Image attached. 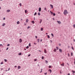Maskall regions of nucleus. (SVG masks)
Instances as JSON below:
<instances>
[{
    "label": "nucleus",
    "instance_id": "1",
    "mask_svg": "<svg viewBox=\"0 0 75 75\" xmlns=\"http://www.w3.org/2000/svg\"><path fill=\"white\" fill-rule=\"evenodd\" d=\"M67 13V10H64V15H66Z\"/></svg>",
    "mask_w": 75,
    "mask_h": 75
},
{
    "label": "nucleus",
    "instance_id": "2",
    "mask_svg": "<svg viewBox=\"0 0 75 75\" xmlns=\"http://www.w3.org/2000/svg\"><path fill=\"white\" fill-rule=\"evenodd\" d=\"M44 52L45 54H46L47 53V51H46V49H44Z\"/></svg>",
    "mask_w": 75,
    "mask_h": 75
},
{
    "label": "nucleus",
    "instance_id": "3",
    "mask_svg": "<svg viewBox=\"0 0 75 75\" xmlns=\"http://www.w3.org/2000/svg\"><path fill=\"white\" fill-rule=\"evenodd\" d=\"M57 22L58 24H61V23L60 21H57Z\"/></svg>",
    "mask_w": 75,
    "mask_h": 75
},
{
    "label": "nucleus",
    "instance_id": "4",
    "mask_svg": "<svg viewBox=\"0 0 75 75\" xmlns=\"http://www.w3.org/2000/svg\"><path fill=\"white\" fill-rule=\"evenodd\" d=\"M19 42H22V40L21 39H20L19 40Z\"/></svg>",
    "mask_w": 75,
    "mask_h": 75
},
{
    "label": "nucleus",
    "instance_id": "5",
    "mask_svg": "<svg viewBox=\"0 0 75 75\" xmlns=\"http://www.w3.org/2000/svg\"><path fill=\"white\" fill-rule=\"evenodd\" d=\"M61 65L62 67H64V63H63L62 64H61Z\"/></svg>",
    "mask_w": 75,
    "mask_h": 75
},
{
    "label": "nucleus",
    "instance_id": "6",
    "mask_svg": "<svg viewBox=\"0 0 75 75\" xmlns=\"http://www.w3.org/2000/svg\"><path fill=\"white\" fill-rule=\"evenodd\" d=\"M48 71H50V73H51L52 72V70L51 69H49L48 70Z\"/></svg>",
    "mask_w": 75,
    "mask_h": 75
},
{
    "label": "nucleus",
    "instance_id": "7",
    "mask_svg": "<svg viewBox=\"0 0 75 75\" xmlns=\"http://www.w3.org/2000/svg\"><path fill=\"white\" fill-rule=\"evenodd\" d=\"M50 6H51L52 8H53V5H52L50 4Z\"/></svg>",
    "mask_w": 75,
    "mask_h": 75
},
{
    "label": "nucleus",
    "instance_id": "8",
    "mask_svg": "<svg viewBox=\"0 0 75 75\" xmlns=\"http://www.w3.org/2000/svg\"><path fill=\"white\" fill-rule=\"evenodd\" d=\"M42 19H41L40 20V21L39 23L40 24H41L42 22Z\"/></svg>",
    "mask_w": 75,
    "mask_h": 75
},
{
    "label": "nucleus",
    "instance_id": "9",
    "mask_svg": "<svg viewBox=\"0 0 75 75\" xmlns=\"http://www.w3.org/2000/svg\"><path fill=\"white\" fill-rule=\"evenodd\" d=\"M21 68V67L20 66H18V69H20Z\"/></svg>",
    "mask_w": 75,
    "mask_h": 75
},
{
    "label": "nucleus",
    "instance_id": "10",
    "mask_svg": "<svg viewBox=\"0 0 75 75\" xmlns=\"http://www.w3.org/2000/svg\"><path fill=\"white\" fill-rule=\"evenodd\" d=\"M41 8L40 7L39 8V11L40 12L41 11Z\"/></svg>",
    "mask_w": 75,
    "mask_h": 75
},
{
    "label": "nucleus",
    "instance_id": "11",
    "mask_svg": "<svg viewBox=\"0 0 75 75\" xmlns=\"http://www.w3.org/2000/svg\"><path fill=\"white\" fill-rule=\"evenodd\" d=\"M38 42H39V41H40V39H37V40Z\"/></svg>",
    "mask_w": 75,
    "mask_h": 75
},
{
    "label": "nucleus",
    "instance_id": "12",
    "mask_svg": "<svg viewBox=\"0 0 75 75\" xmlns=\"http://www.w3.org/2000/svg\"><path fill=\"white\" fill-rule=\"evenodd\" d=\"M8 13H9V12H10V10H8L7 11H6Z\"/></svg>",
    "mask_w": 75,
    "mask_h": 75
},
{
    "label": "nucleus",
    "instance_id": "13",
    "mask_svg": "<svg viewBox=\"0 0 75 75\" xmlns=\"http://www.w3.org/2000/svg\"><path fill=\"white\" fill-rule=\"evenodd\" d=\"M28 19H27L26 20V23H28Z\"/></svg>",
    "mask_w": 75,
    "mask_h": 75
},
{
    "label": "nucleus",
    "instance_id": "14",
    "mask_svg": "<svg viewBox=\"0 0 75 75\" xmlns=\"http://www.w3.org/2000/svg\"><path fill=\"white\" fill-rule=\"evenodd\" d=\"M50 13H51L52 15V14H53V12H52L51 11H50Z\"/></svg>",
    "mask_w": 75,
    "mask_h": 75
},
{
    "label": "nucleus",
    "instance_id": "15",
    "mask_svg": "<svg viewBox=\"0 0 75 75\" xmlns=\"http://www.w3.org/2000/svg\"><path fill=\"white\" fill-rule=\"evenodd\" d=\"M59 51H60V52H62V50L61 49H59Z\"/></svg>",
    "mask_w": 75,
    "mask_h": 75
},
{
    "label": "nucleus",
    "instance_id": "16",
    "mask_svg": "<svg viewBox=\"0 0 75 75\" xmlns=\"http://www.w3.org/2000/svg\"><path fill=\"white\" fill-rule=\"evenodd\" d=\"M5 25V23H3V24H2V26H4Z\"/></svg>",
    "mask_w": 75,
    "mask_h": 75
},
{
    "label": "nucleus",
    "instance_id": "17",
    "mask_svg": "<svg viewBox=\"0 0 75 75\" xmlns=\"http://www.w3.org/2000/svg\"><path fill=\"white\" fill-rule=\"evenodd\" d=\"M52 66H49V68H51Z\"/></svg>",
    "mask_w": 75,
    "mask_h": 75
},
{
    "label": "nucleus",
    "instance_id": "18",
    "mask_svg": "<svg viewBox=\"0 0 75 75\" xmlns=\"http://www.w3.org/2000/svg\"><path fill=\"white\" fill-rule=\"evenodd\" d=\"M20 24V22H19V21H18L17 22V24Z\"/></svg>",
    "mask_w": 75,
    "mask_h": 75
},
{
    "label": "nucleus",
    "instance_id": "19",
    "mask_svg": "<svg viewBox=\"0 0 75 75\" xmlns=\"http://www.w3.org/2000/svg\"><path fill=\"white\" fill-rule=\"evenodd\" d=\"M32 23H33V24H34V23H35V22H34V21H32Z\"/></svg>",
    "mask_w": 75,
    "mask_h": 75
},
{
    "label": "nucleus",
    "instance_id": "20",
    "mask_svg": "<svg viewBox=\"0 0 75 75\" xmlns=\"http://www.w3.org/2000/svg\"><path fill=\"white\" fill-rule=\"evenodd\" d=\"M54 52H56V51H57V49H54Z\"/></svg>",
    "mask_w": 75,
    "mask_h": 75
},
{
    "label": "nucleus",
    "instance_id": "21",
    "mask_svg": "<svg viewBox=\"0 0 75 75\" xmlns=\"http://www.w3.org/2000/svg\"><path fill=\"white\" fill-rule=\"evenodd\" d=\"M18 55H21V53H20L18 54Z\"/></svg>",
    "mask_w": 75,
    "mask_h": 75
},
{
    "label": "nucleus",
    "instance_id": "22",
    "mask_svg": "<svg viewBox=\"0 0 75 75\" xmlns=\"http://www.w3.org/2000/svg\"><path fill=\"white\" fill-rule=\"evenodd\" d=\"M19 5H20V7H21V6H22V5H21V3H20L19 4Z\"/></svg>",
    "mask_w": 75,
    "mask_h": 75
},
{
    "label": "nucleus",
    "instance_id": "23",
    "mask_svg": "<svg viewBox=\"0 0 75 75\" xmlns=\"http://www.w3.org/2000/svg\"><path fill=\"white\" fill-rule=\"evenodd\" d=\"M72 72H73V73H75V71H74L72 70Z\"/></svg>",
    "mask_w": 75,
    "mask_h": 75
},
{
    "label": "nucleus",
    "instance_id": "24",
    "mask_svg": "<svg viewBox=\"0 0 75 75\" xmlns=\"http://www.w3.org/2000/svg\"><path fill=\"white\" fill-rule=\"evenodd\" d=\"M38 15L39 16H40V12L38 13Z\"/></svg>",
    "mask_w": 75,
    "mask_h": 75
},
{
    "label": "nucleus",
    "instance_id": "25",
    "mask_svg": "<svg viewBox=\"0 0 75 75\" xmlns=\"http://www.w3.org/2000/svg\"><path fill=\"white\" fill-rule=\"evenodd\" d=\"M26 48L27 49H28V48H29V46H28L27 47H26Z\"/></svg>",
    "mask_w": 75,
    "mask_h": 75
},
{
    "label": "nucleus",
    "instance_id": "26",
    "mask_svg": "<svg viewBox=\"0 0 75 75\" xmlns=\"http://www.w3.org/2000/svg\"><path fill=\"white\" fill-rule=\"evenodd\" d=\"M37 14V12H35L34 14V16H35Z\"/></svg>",
    "mask_w": 75,
    "mask_h": 75
},
{
    "label": "nucleus",
    "instance_id": "27",
    "mask_svg": "<svg viewBox=\"0 0 75 75\" xmlns=\"http://www.w3.org/2000/svg\"><path fill=\"white\" fill-rule=\"evenodd\" d=\"M47 37L48 38H50V36L49 35H47Z\"/></svg>",
    "mask_w": 75,
    "mask_h": 75
},
{
    "label": "nucleus",
    "instance_id": "28",
    "mask_svg": "<svg viewBox=\"0 0 75 75\" xmlns=\"http://www.w3.org/2000/svg\"><path fill=\"white\" fill-rule=\"evenodd\" d=\"M71 56H73V53H72V52H71Z\"/></svg>",
    "mask_w": 75,
    "mask_h": 75
},
{
    "label": "nucleus",
    "instance_id": "29",
    "mask_svg": "<svg viewBox=\"0 0 75 75\" xmlns=\"http://www.w3.org/2000/svg\"><path fill=\"white\" fill-rule=\"evenodd\" d=\"M45 62H46V64H48V61H47V60H46L45 61Z\"/></svg>",
    "mask_w": 75,
    "mask_h": 75
},
{
    "label": "nucleus",
    "instance_id": "30",
    "mask_svg": "<svg viewBox=\"0 0 75 75\" xmlns=\"http://www.w3.org/2000/svg\"><path fill=\"white\" fill-rule=\"evenodd\" d=\"M25 13H26V14L27 13V10H25Z\"/></svg>",
    "mask_w": 75,
    "mask_h": 75
},
{
    "label": "nucleus",
    "instance_id": "31",
    "mask_svg": "<svg viewBox=\"0 0 75 75\" xmlns=\"http://www.w3.org/2000/svg\"><path fill=\"white\" fill-rule=\"evenodd\" d=\"M51 35L52 37H54V35L52 33H51Z\"/></svg>",
    "mask_w": 75,
    "mask_h": 75
},
{
    "label": "nucleus",
    "instance_id": "32",
    "mask_svg": "<svg viewBox=\"0 0 75 75\" xmlns=\"http://www.w3.org/2000/svg\"><path fill=\"white\" fill-rule=\"evenodd\" d=\"M53 16H55V13H54L53 14Z\"/></svg>",
    "mask_w": 75,
    "mask_h": 75
},
{
    "label": "nucleus",
    "instance_id": "33",
    "mask_svg": "<svg viewBox=\"0 0 75 75\" xmlns=\"http://www.w3.org/2000/svg\"><path fill=\"white\" fill-rule=\"evenodd\" d=\"M56 48L57 49V50H58L59 49V48H58V47H56Z\"/></svg>",
    "mask_w": 75,
    "mask_h": 75
},
{
    "label": "nucleus",
    "instance_id": "34",
    "mask_svg": "<svg viewBox=\"0 0 75 75\" xmlns=\"http://www.w3.org/2000/svg\"><path fill=\"white\" fill-rule=\"evenodd\" d=\"M41 31H43V28H41Z\"/></svg>",
    "mask_w": 75,
    "mask_h": 75
},
{
    "label": "nucleus",
    "instance_id": "35",
    "mask_svg": "<svg viewBox=\"0 0 75 75\" xmlns=\"http://www.w3.org/2000/svg\"><path fill=\"white\" fill-rule=\"evenodd\" d=\"M42 59H44V56H42Z\"/></svg>",
    "mask_w": 75,
    "mask_h": 75
},
{
    "label": "nucleus",
    "instance_id": "36",
    "mask_svg": "<svg viewBox=\"0 0 75 75\" xmlns=\"http://www.w3.org/2000/svg\"><path fill=\"white\" fill-rule=\"evenodd\" d=\"M4 61H5V62H7V60L6 59H4Z\"/></svg>",
    "mask_w": 75,
    "mask_h": 75
},
{
    "label": "nucleus",
    "instance_id": "37",
    "mask_svg": "<svg viewBox=\"0 0 75 75\" xmlns=\"http://www.w3.org/2000/svg\"><path fill=\"white\" fill-rule=\"evenodd\" d=\"M29 46H30V47H31V44L30 43H29Z\"/></svg>",
    "mask_w": 75,
    "mask_h": 75
},
{
    "label": "nucleus",
    "instance_id": "38",
    "mask_svg": "<svg viewBox=\"0 0 75 75\" xmlns=\"http://www.w3.org/2000/svg\"><path fill=\"white\" fill-rule=\"evenodd\" d=\"M44 10H47V9H46V8L45 7L44 8Z\"/></svg>",
    "mask_w": 75,
    "mask_h": 75
},
{
    "label": "nucleus",
    "instance_id": "39",
    "mask_svg": "<svg viewBox=\"0 0 75 75\" xmlns=\"http://www.w3.org/2000/svg\"><path fill=\"white\" fill-rule=\"evenodd\" d=\"M73 27L74 28H75V24L73 25Z\"/></svg>",
    "mask_w": 75,
    "mask_h": 75
},
{
    "label": "nucleus",
    "instance_id": "40",
    "mask_svg": "<svg viewBox=\"0 0 75 75\" xmlns=\"http://www.w3.org/2000/svg\"><path fill=\"white\" fill-rule=\"evenodd\" d=\"M44 74L45 75H47V73H45Z\"/></svg>",
    "mask_w": 75,
    "mask_h": 75
},
{
    "label": "nucleus",
    "instance_id": "41",
    "mask_svg": "<svg viewBox=\"0 0 75 75\" xmlns=\"http://www.w3.org/2000/svg\"><path fill=\"white\" fill-rule=\"evenodd\" d=\"M6 20V18H3V20Z\"/></svg>",
    "mask_w": 75,
    "mask_h": 75
},
{
    "label": "nucleus",
    "instance_id": "42",
    "mask_svg": "<svg viewBox=\"0 0 75 75\" xmlns=\"http://www.w3.org/2000/svg\"><path fill=\"white\" fill-rule=\"evenodd\" d=\"M3 64V62H1V64Z\"/></svg>",
    "mask_w": 75,
    "mask_h": 75
},
{
    "label": "nucleus",
    "instance_id": "43",
    "mask_svg": "<svg viewBox=\"0 0 75 75\" xmlns=\"http://www.w3.org/2000/svg\"><path fill=\"white\" fill-rule=\"evenodd\" d=\"M71 48H72V49L73 50H74V47H71Z\"/></svg>",
    "mask_w": 75,
    "mask_h": 75
},
{
    "label": "nucleus",
    "instance_id": "44",
    "mask_svg": "<svg viewBox=\"0 0 75 75\" xmlns=\"http://www.w3.org/2000/svg\"><path fill=\"white\" fill-rule=\"evenodd\" d=\"M7 46H10V44H8L7 45Z\"/></svg>",
    "mask_w": 75,
    "mask_h": 75
},
{
    "label": "nucleus",
    "instance_id": "45",
    "mask_svg": "<svg viewBox=\"0 0 75 75\" xmlns=\"http://www.w3.org/2000/svg\"><path fill=\"white\" fill-rule=\"evenodd\" d=\"M35 38H36V39L37 38V36H35Z\"/></svg>",
    "mask_w": 75,
    "mask_h": 75
},
{
    "label": "nucleus",
    "instance_id": "46",
    "mask_svg": "<svg viewBox=\"0 0 75 75\" xmlns=\"http://www.w3.org/2000/svg\"><path fill=\"white\" fill-rule=\"evenodd\" d=\"M8 47H7L6 49V50H8Z\"/></svg>",
    "mask_w": 75,
    "mask_h": 75
},
{
    "label": "nucleus",
    "instance_id": "47",
    "mask_svg": "<svg viewBox=\"0 0 75 75\" xmlns=\"http://www.w3.org/2000/svg\"><path fill=\"white\" fill-rule=\"evenodd\" d=\"M68 57H69V53H68Z\"/></svg>",
    "mask_w": 75,
    "mask_h": 75
},
{
    "label": "nucleus",
    "instance_id": "48",
    "mask_svg": "<svg viewBox=\"0 0 75 75\" xmlns=\"http://www.w3.org/2000/svg\"><path fill=\"white\" fill-rule=\"evenodd\" d=\"M59 46H61V44H59Z\"/></svg>",
    "mask_w": 75,
    "mask_h": 75
},
{
    "label": "nucleus",
    "instance_id": "49",
    "mask_svg": "<svg viewBox=\"0 0 75 75\" xmlns=\"http://www.w3.org/2000/svg\"><path fill=\"white\" fill-rule=\"evenodd\" d=\"M37 59H34L35 61H37Z\"/></svg>",
    "mask_w": 75,
    "mask_h": 75
},
{
    "label": "nucleus",
    "instance_id": "50",
    "mask_svg": "<svg viewBox=\"0 0 75 75\" xmlns=\"http://www.w3.org/2000/svg\"><path fill=\"white\" fill-rule=\"evenodd\" d=\"M30 28V27L29 26H28V27H27L28 29V28Z\"/></svg>",
    "mask_w": 75,
    "mask_h": 75
},
{
    "label": "nucleus",
    "instance_id": "51",
    "mask_svg": "<svg viewBox=\"0 0 75 75\" xmlns=\"http://www.w3.org/2000/svg\"><path fill=\"white\" fill-rule=\"evenodd\" d=\"M52 19H53V20H55V19H54V18H52Z\"/></svg>",
    "mask_w": 75,
    "mask_h": 75
},
{
    "label": "nucleus",
    "instance_id": "52",
    "mask_svg": "<svg viewBox=\"0 0 75 75\" xmlns=\"http://www.w3.org/2000/svg\"><path fill=\"white\" fill-rule=\"evenodd\" d=\"M37 66L39 67V66H40V65L39 64H38Z\"/></svg>",
    "mask_w": 75,
    "mask_h": 75
},
{
    "label": "nucleus",
    "instance_id": "53",
    "mask_svg": "<svg viewBox=\"0 0 75 75\" xmlns=\"http://www.w3.org/2000/svg\"><path fill=\"white\" fill-rule=\"evenodd\" d=\"M30 55H31L30 54H29V55H28V57H30Z\"/></svg>",
    "mask_w": 75,
    "mask_h": 75
},
{
    "label": "nucleus",
    "instance_id": "54",
    "mask_svg": "<svg viewBox=\"0 0 75 75\" xmlns=\"http://www.w3.org/2000/svg\"><path fill=\"white\" fill-rule=\"evenodd\" d=\"M34 44L35 45H36V43H34Z\"/></svg>",
    "mask_w": 75,
    "mask_h": 75
},
{
    "label": "nucleus",
    "instance_id": "55",
    "mask_svg": "<svg viewBox=\"0 0 75 75\" xmlns=\"http://www.w3.org/2000/svg\"><path fill=\"white\" fill-rule=\"evenodd\" d=\"M67 75H70V74L69 73L67 74Z\"/></svg>",
    "mask_w": 75,
    "mask_h": 75
},
{
    "label": "nucleus",
    "instance_id": "56",
    "mask_svg": "<svg viewBox=\"0 0 75 75\" xmlns=\"http://www.w3.org/2000/svg\"><path fill=\"white\" fill-rule=\"evenodd\" d=\"M17 67V66H15V68H16Z\"/></svg>",
    "mask_w": 75,
    "mask_h": 75
},
{
    "label": "nucleus",
    "instance_id": "57",
    "mask_svg": "<svg viewBox=\"0 0 75 75\" xmlns=\"http://www.w3.org/2000/svg\"><path fill=\"white\" fill-rule=\"evenodd\" d=\"M10 70V68H9L8 70V71H9Z\"/></svg>",
    "mask_w": 75,
    "mask_h": 75
},
{
    "label": "nucleus",
    "instance_id": "58",
    "mask_svg": "<svg viewBox=\"0 0 75 75\" xmlns=\"http://www.w3.org/2000/svg\"><path fill=\"white\" fill-rule=\"evenodd\" d=\"M0 45H2V46H3V45H2V44H0Z\"/></svg>",
    "mask_w": 75,
    "mask_h": 75
},
{
    "label": "nucleus",
    "instance_id": "59",
    "mask_svg": "<svg viewBox=\"0 0 75 75\" xmlns=\"http://www.w3.org/2000/svg\"><path fill=\"white\" fill-rule=\"evenodd\" d=\"M69 46H68V47L69 48Z\"/></svg>",
    "mask_w": 75,
    "mask_h": 75
},
{
    "label": "nucleus",
    "instance_id": "60",
    "mask_svg": "<svg viewBox=\"0 0 75 75\" xmlns=\"http://www.w3.org/2000/svg\"><path fill=\"white\" fill-rule=\"evenodd\" d=\"M50 41L51 42H52V41L51 40H50Z\"/></svg>",
    "mask_w": 75,
    "mask_h": 75
},
{
    "label": "nucleus",
    "instance_id": "61",
    "mask_svg": "<svg viewBox=\"0 0 75 75\" xmlns=\"http://www.w3.org/2000/svg\"><path fill=\"white\" fill-rule=\"evenodd\" d=\"M40 41H41V42L42 41V39H41Z\"/></svg>",
    "mask_w": 75,
    "mask_h": 75
},
{
    "label": "nucleus",
    "instance_id": "62",
    "mask_svg": "<svg viewBox=\"0 0 75 75\" xmlns=\"http://www.w3.org/2000/svg\"><path fill=\"white\" fill-rule=\"evenodd\" d=\"M40 72V73H41V72H42V71L41 70V71Z\"/></svg>",
    "mask_w": 75,
    "mask_h": 75
},
{
    "label": "nucleus",
    "instance_id": "63",
    "mask_svg": "<svg viewBox=\"0 0 75 75\" xmlns=\"http://www.w3.org/2000/svg\"><path fill=\"white\" fill-rule=\"evenodd\" d=\"M3 68H1V70H3Z\"/></svg>",
    "mask_w": 75,
    "mask_h": 75
},
{
    "label": "nucleus",
    "instance_id": "64",
    "mask_svg": "<svg viewBox=\"0 0 75 75\" xmlns=\"http://www.w3.org/2000/svg\"><path fill=\"white\" fill-rule=\"evenodd\" d=\"M74 42H75V39L74 40Z\"/></svg>",
    "mask_w": 75,
    "mask_h": 75
}]
</instances>
